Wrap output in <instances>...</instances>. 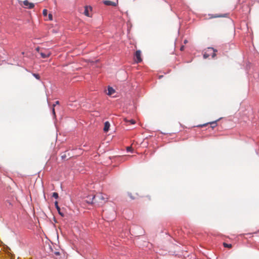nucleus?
I'll return each mask as SVG.
<instances>
[{
	"label": "nucleus",
	"mask_w": 259,
	"mask_h": 259,
	"mask_svg": "<svg viewBox=\"0 0 259 259\" xmlns=\"http://www.w3.org/2000/svg\"><path fill=\"white\" fill-rule=\"evenodd\" d=\"M217 52V50L212 48H208L206 52L203 54V58L204 59H206L210 56H211L212 58H214L216 56L215 52Z\"/></svg>",
	"instance_id": "nucleus-1"
},
{
	"label": "nucleus",
	"mask_w": 259,
	"mask_h": 259,
	"mask_svg": "<svg viewBox=\"0 0 259 259\" xmlns=\"http://www.w3.org/2000/svg\"><path fill=\"white\" fill-rule=\"evenodd\" d=\"M19 3L21 6L23 5L25 8L28 9H32L34 7V5L33 3H29L27 0H25L23 2L19 1Z\"/></svg>",
	"instance_id": "nucleus-2"
},
{
	"label": "nucleus",
	"mask_w": 259,
	"mask_h": 259,
	"mask_svg": "<svg viewBox=\"0 0 259 259\" xmlns=\"http://www.w3.org/2000/svg\"><path fill=\"white\" fill-rule=\"evenodd\" d=\"M96 198H97V200L95 202L98 203L99 205L103 204L105 202V199H108L107 197H105L102 194L97 195Z\"/></svg>",
	"instance_id": "nucleus-3"
},
{
	"label": "nucleus",
	"mask_w": 259,
	"mask_h": 259,
	"mask_svg": "<svg viewBox=\"0 0 259 259\" xmlns=\"http://www.w3.org/2000/svg\"><path fill=\"white\" fill-rule=\"evenodd\" d=\"M135 61L136 63H138L142 61L141 57V52L140 50H137L134 55Z\"/></svg>",
	"instance_id": "nucleus-4"
},
{
	"label": "nucleus",
	"mask_w": 259,
	"mask_h": 259,
	"mask_svg": "<svg viewBox=\"0 0 259 259\" xmlns=\"http://www.w3.org/2000/svg\"><path fill=\"white\" fill-rule=\"evenodd\" d=\"M103 3L106 6H116L117 5V4L115 2L107 0L103 1Z\"/></svg>",
	"instance_id": "nucleus-5"
},
{
	"label": "nucleus",
	"mask_w": 259,
	"mask_h": 259,
	"mask_svg": "<svg viewBox=\"0 0 259 259\" xmlns=\"http://www.w3.org/2000/svg\"><path fill=\"white\" fill-rule=\"evenodd\" d=\"M55 207L56 208V209H57V211L59 213V214L62 217H64V214L61 211V208H60V207L58 205V202L57 201H55Z\"/></svg>",
	"instance_id": "nucleus-6"
},
{
	"label": "nucleus",
	"mask_w": 259,
	"mask_h": 259,
	"mask_svg": "<svg viewBox=\"0 0 259 259\" xmlns=\"http://www.w3.org/2000/svg\"><path fill=\"white\" fill-rule=\"evenodd\" d=\"M110 124L109 121H106L104 123V127L103 128L104 132H107L109 131Z\"/></svg>",
	"instance_id": "nucleus-7"
},
{
	"label": "nucleus",
	"mask_w": 259,
	"mask_h": 259,
	"mask_svg": "<svg viewBox=\"0 0 259 259\" xmlns=\"http://www.w3.org/2000/svg\"><path fill=\"white\" fill-rule=\"evenodd\" d=\"M92 10V8L91 7H88V6H85V8H84V11L83 12V14L88 16V17H90V13H89V10Z\"/></svg>",
	"instance_id": "nucleus-8"
},
{
	"label": "nucleus",
	"mask_w": 259,
	"mask_h": 259,
	"mask_svg": "<svg viewBox=\"0 0 259 259\" xmlns=\"http://www.w3.org/2000/svg\"><path fill=\"white\" fill-rule=\"evenodd\" d=\"M40 55L41 58H48L50 56L51 53H49V52H47V53H43V52H40Z\"/></svg>",
	"instance_id": "nucleus-9"
},
{
	"label": "nucleus",
	"mask_w": 259,
	"mask_h": 259,
	"mask_svg": "<svg viewBox=\"0 0 259 259\" xmlns=\"http://www.w3.org/2000/svg\"><path fill=\"white\" fill-rule=\"evenodd\" d=\"M115 92V90L111 87H108L107 95H112Z\"/></svg>",
	"instance_id": "nucleus-10"
},
{
	"label": "nucleus",
	"mask_w": 259,
	"mask_h": 259,
	"mask_svg": "<svg viewBox=\"0 0 259 259\" xmlns=\"http://www.w3.org/2000/svg\"><path fill=\"white\" fill-rule=\"evenodd\" d=\"M89 198V200H87V202L89 203H93L94 202V200L95 199V196H94L92 198Z\"/></svg>",
	"instance_id": "nucleus-11"
},
{
	"label": "nucleus",
	"mask_w": 259,
	"mask_h": 259,
	"mask_svg": "<svg viewBox=\"0 0 259 259\" xmlns=\"http://www.w3.org/2000/svg\"><path fill=\"white\" fill-rule=\"evenodd\" d=\"M218 120H216V121H212V122H209V123L211 125H212L211 127L212 128H214V127H215L217 125V121Z\"/></svg>",
	"instance_id": "nucleus-12"
},
{
	"label": "nucleus",
	"mask_w": 259,
	"mask_h": 259,
	"mask_svg": "<svg viewBox=\"0 0 259 259\" xmlns=\"http://www.w3.org/2000/svg\"><path fill=\"white\" fill-rule=\"evenodd\" d=\"M223 245L225 247H228V248H231L232 247V244H228L227 243H224Z\"/></svg>",
	"instance_id": "nucleus-13"
},
{
	"label": "nucleus",
	"mask_w": 259,
	"mask_h": 259,
	"mask_svg": "<svg viewBox=\"0 0 259 259\" xmlns=\"http://www.w3.org/2000/svg\"><path fill=\"white\" fill-rule=\"evenodd\" d=\"M125 121L126 122H129L131 124H135L136 123L135 120L134 119L127 120L126 119H125Z\"/></svg>",
	"instance_id": "nucleus-14"
},
{
	"label": "nucleus",
	"mask_w": 259,
	"mask_h": 259,
	"mask_svg": "<svg viewBox=\"0 0 259 259\" xmlns=\"http://www.w3.org/2000/svg\"><path fill=\"white\" fill-rule=\"evenodd\" d=\"M52 196L53 197H54L55 198H56V199H57L59 197L58 194L57 193H56V192H54L53 193Z\"/></svg>",
	"instance_id": "nucleus-15"
},
{
	"label": "nucleus",
	"mask_w": 259,
	"mask_h": 259,
	"mask_svg": "<svg viewBox=\"0 0 259 259\" xmlns=\"http://www.w3.org/2000/svg\"><path fill=\"white\" fill-rule=\"evenodd\" d=\"M223 17V16H222V15H212L210 18H218V17Z\"/></svg>",
	"instance_id": "nucleus-16"
},
{
	"label": "nucleus",
	"mask_w": 259,
	"mask_h": 259,
	"mask_svg": "<svg viewBox=\"0 0 259 259\" xmlns=\"http://www.w3.org/2000/svg\"><path fill=\"white\" fill-rule=\"evenodd\" d=\"M42 14H43V15H44V16H47V14H48V11H47V10H46V9H44V10H43Z\"/></svg>",
	"instance_id": "nucleus-17"
},
{
	"label": "nucleus",
	"mask_w": 259,
	"mask_h": 259,
	"mask_svg": "<svg viewBox=\"0 0 259 259\" xmlns=\"http://www.w3.org/2000/svg\"><path fill=\"white\" fill-rule=\"evenodd\" d=\"M33 75L37 79H40V76L39 75V74H35V73H33Z\"/></svg>",
	"instance_id": "nucleus-18"
},
{
	"label": "nucleus",
	"mask_w": 259,
	"mask_h": 259,
	"mask_svg": "<svg viewBox=\"0 0 259 259\" xmlns=\"http://www.w3.org/2000/svg\"><path fill=\"white\" fill-rule=\"evenodd\" d=\"M126 150L128 152H131L133 151V148L131 146H128L126 147Z\"/></svg>",
	"instance_id": "nucleus-19"
},
{
	"label": "nucleus",
	"mask_w": 259,
	"mask_h": 259,
	"mask_svg": "<svg viewBox=\"0 0 259 259\" xmlns=\"http://www.w3.org/2000/svg\"><path fill=\"white\" fill-rule=\"evenodd\" d=\"M48 17H49V20H53V16H52V15L51 14H49Z\"/></svg>",
	"instance_id": "nucleus-20"
},
{
	"label": "nucleus",
	"mask_w": 259,
	"mask_h": 259,
	"mask_svg": "<svg viewBox=\"0 0 259 259\" xmlns=\"http://www.w3.org/2000/svg\"><path fill=\"white\" fill-rule=\"evenodd\" d=\"M59 104V102L58 101H57L55 102V103L53 104V107H54L56 105H58Z\"/></svg>",
	"instance_id": "nucleus-21"
},
{
	"label": "nucleus",
	"mask_w": 259,
	"mask_h": 259,
	"mask_svg": "<svg viewBox=\"0 0 259 259\" xmlns=\"http://www.w3.org/2000/svg\"><path fill=\"white\" fill-rule=\"evenodd\" d=\"M184 49H185V47H184V46H182L181 47V48H180V50H181V51H184Z\"/></svg>",
	"instance_id": "nucleus-22"
},
{
	"label": "nucleus",
	"mask_w": 259,
	"mask_h": 259,
	"mask_svg": "<svg viewBox=\"0 0 259 259\" xmlns=\"http://www.w3.org/2000/svg\"><path fill=\"white\" fill-rule=\"evenodd\" d=\"M52 111H53V113L54 115L55 116V112L54 107H53Z\"/></svg>",
	"instance_id": "nucleus-23"
},
{
	"label": "nucleus",
	"mask_w": 259,
	"mask_h": 259,
	"mask_svg": "<svg viewBox=\"0 0 259 259\" xmlns=\"http://www.w3.org/2000/svg\"><path fill=\"white\" fill-rule=\"evenodd\" d=\"M188 42V40L187 39H185L184 41V43L185 44H187Z\"/></svg>",
	"instance_id": "nucleus-24"
},
{
	"label": "nucleus",
	"mask_w": 259,
	"mask_h": 259,
	"mask_svg": "<svg viewBox=\"0 0 259 259\" xmlns=\"http://www.w3.org/2000/svg\"><path fill=\"white\" fill-rule=\"evenodd\" d=\"M208 124V123L204 124H203V125H201V126H206V125L207 124Z\"/></svg>",
	"instance_id": "nucleus-25"
},
{
	"label": "nucleus",
	"mask_w": 259,
	"mask_h": 259,
	"mask_svg": "<svg viewBox=\"0 0 259 259\" xmlns=\"http://www.w3.org/2000/svg\"><path fill=\"white\" fill-rule=\"evenodd\" d=\"M55 254H57V255H59V252H56L55 253Z\"/></svg>",
	"instance_id": "nucleus-26"
},
{
	"label": "nucleus",
	"mask_w": 259,
	"mask_h": 259,
	"mask_svg": "<svg viewBox=\"0 0 259 259\" xmlns=\"http://www.w3.org/2000/svg\"><path fill=\"white\" fill-rule=\"evenodd\" d=\"M39 48H36V50H37V51H38H38H39Z\"/></svg>",
	"instance_id": "nucleus-27"
}]
</instances>
